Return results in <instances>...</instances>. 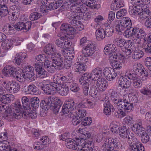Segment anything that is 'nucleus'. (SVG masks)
<instances>
[{"label": "nucleus", "instance_id": "55", "mask_svg": "<svg viewBox=\"0 0 151 151\" xmlns=\"http://www.w3.org/2000/svg\"><path fill=\"white\" fill-rule=\"evenodd\" d=\"M41 16V15L40 13L37 12H34L30 14L29 18L31 20L34 21L39 19Z\"/></svg>", "mask_w": 151, "mask_h": 151}, {"label": "nucleus", "instance_id": "16", "mask_svg": "<svg viewBox=\"0 0 151 151\" xmlns=\"http://www.w3.org/2000/svg\"><path fill=\"white\" fill-rule=\"evenodd\" d=\"M103 74L106 79L111 81L116 76L117 74L114 71V69L111 68H105L103 70Z\"/></svg>", "mask_w": 151, "mask_h": 151}, {"label": "nucleus", "instance_id": "26", "mask_svg": "<svg viewBox=\"0 0 151 151\" xmlns=\"http://www.w3.org/2000/svg\"><path fill=\"white\" fill-rule=\"evenodd\" d=\"M22 106H21L22 109L21 110L23 109L25 110L27 109H31L29 101V99L27 96H23L22 98Z\"/></svg>", "mask_w": 151, "mask_h": 151}, {"label": "nucleus", "instance_id": "13", "mask_svg": "<svg viewBox=\"0 0 151 151\" xmlns=\"http://www.w3.org/2000/svg\"><path fill=\"white\" fill-rule=\"evenodd\" d=\"M34 66L36 72V74L38 77L43 78L47 76V72L44 68H42L40 64L38 63H35Z\"/></svg>", "mask_w": 151, "mask_h": 151}, {"label": "nucleus", "instance_id": "39", "mask_svg": "<svg viewBox=\"0 0 151 151\" xmlns=\"http://www.w3.org/2000/svg\"><path fill=\"white\" fill-rule=\"evenodd\" d=\"M110 95V99L112 102L114 104H116L120 99L118 95L116 92L113 91H111Z\"/></svg>", "mask_w": 151, "mask_h": 151}, {"label": "nucleus", "instance_id": "3", "mask_svg": "<svg viewBox=\"0 0 151 151\" xmlns=\"http://www.w3.org/2000/svg\"><path fill=\"white\" fill-rule=\"evenodd\" d=\"M23 73L20 76L24 79L30 81L35 80V73L34 68L30 66H27L24 67Z\"/></svg>", "mask_w": 151, "mask_h": 151}, {"label": "nucleus", "instance_id": "41", "mask_svg": "<svg viewBox=\"0 0 151 151\" xmlns=\"http://www.w3.org/2000/svg\"><path fill=\"white\" fill-rule=\"evenodd\" d=\"M13 44V40L10 39L5 40L2 42V45H3V48L8 50L12 46Z\"/></svg>", "mask_w": 151, "mask_h": 151}, {"label": "nucleus", "instance_id": "36", "mask_svg": "<svg viewBox=\"0 0 151 151\" xmlns=\"http://www.w3.org/2000/svg\"><path fill=\"white\" fill-rule=\"evenodd\" d=\"M149 11L148 9H142V12H139L138 14L140 18L143 20L149 17Z\"/></svg>", "mask_w": 151, "mask_h": 151}, {"label": "nucleus", "instance_id": "61", "mask_svg": "<svg viewBox=\"0 0 151 151\" xmlns=\"http://www.w3.org/2000/svg\"><path fill=\"white\" fill-rule=\"evenodd\" d=\"M127 138L128 139L127 142L129 145L132 143L134 140H137V139L134 136V134L132 133H131L130 134L127 136Z\"/></svg>", "mask_w": 151, "mask_h": 151}, {"label": "nucleus", "instance_id": "28", "mask_svg": "<svg viewBox=\"0 0 151 151\" xmlns=\"http://www.w3.org/2000/svg\"><path fill=\"white\" fill-rule=\"evenodd\" d=\"M105 142L101 146V148L103 151H112L114 149L113 146L111 145L110 141L108 140V139H106L104 140Z\"/></svg>", "mask_w": 151, "mask_h": 151}, {"label": "nucleus", "instance_id": "52", "mask_svg": "<svg viewBox=\"0 0 151 151\" xmlns=\"http://www.w3.org/2000/svg\"><path fill=\"white\" fill-rule=\"evenodd\" d=\"M69 87L67 86H65L63 87H62L59 91V93L63 96L66 95L69 91Z\"/></svg>", "mask_w": 151, "mask_h": 151}, {"label": "nucleus", "instance_id": "51", "mask_svg": "<svg viewBox=\"0 0 151 151\" xmlns=\"http://www.w3.org/2000/svg\"><path fill=\"white\" fill-rule=\"evenodd\" d=\"M71 6L72 5L70 3L68 0H67V1H65L63 4V5L60 7L61 10L62 11H64L70 8L71 10Z\"/></svg>", "mask_w": 151, "mask_h": 151}, {"label": "nucleus", "instance_id": "8", "mask_svg": "<svg viewBox=\"0 0 151 151\" xmlns=\"http://www.w3.org/2000/svg\"><path fill=\"white\" fill-rule=\"evenodd\" d=\"M2 74L5 77L14 76L17 71L15 68L12 65H7L5 66L2 71Z\"/></svg>", "mask_w": 151, "mask_h": 151}, {"label": "nucleus", "instance_id": "59", "mask_svg": "<svg viewBox=\"0 0 151 151\" xmlns=\"http://www.w3.org/2000/svg\"><path fill=\"white\" fill-rule=\"evenodd\" d=\"M131 25H129L128 27L126 30L124 32V35L126 37H132V29H131Z\"/></svg>", "mask_w": 151, "mask_h": 151}, {"label": "nucleus", "instance_id": "25", "mask_svg": "<svg viewBox=\"0 0 151 151\" xmlns=\"http://www.w3.org/2000/svg\"><path fill=\"white\" fill-rule=\"evenodd\" d=\"M40 88L44 92V93L47 95H53L54 92L53 90L51 88V86L49 84H42L39 86Z\"/></svg>", "mask_w": 151, "mask_h": 151}, {"label": "nucleus", "instance_id": "50", "mask_svg": "<svg viewBox=\"0 0 151 151\" xmlns=\"http://www.w3.org/2000/svg\"><path fill=\"white\" fill-rule=\"evenodd\" d=\"M36 87L33 85H29L28 87L27 92L28 93L32 94H36L37 93Z\"/></svg>", "mask_w": 151, "mask_h": 151}, {"label": "nucleus", "instance_id": "64", "mask_svg": "<svg viewBox=\"0 0 151 151\" xmlns=\"http://www.w3.org/2000/svg\"><path fill=\"white\" fill-rule=\"evenodd\" d=\"M145 65L151 71V57L146 58L145 60Z\"/></svg>", "mask_w": 151, "mask_h": 151}, {"label": "nucleus", "instance_id": "7", "mask_svg": "<svg viewBox=\"0 0 151 151\" xmlns=\"http://www.w3.org/2000/svg\"><path fill=\"white\" fill-rule=\"evenodd\" d=\"M32 22L28 21L24 23L22 22H19L16 23L14 25L15 29L18 31L23 30L24 32H27L29 30L31 27Z\"/></svg>", "mask_w": 151, "mask_h": 151}, {"label": "nucleus", "instance_id": "6", "mask_svg": "<svg viewBox=\"0 0 151 151\" xmlns=\"http://www.w3.org/2000/svg\"><path fill=\"white\" fill-rule=\"evenodd\" d=\"M77 105V104L75 103L73 100H70L66 101L61 108V112L62 111L65 114H68L70 111V113H72L73 112H72V111H75L76 109Z\"/></svg>", "mask_w": 151, "mask_h": 151}, {"label": "nucleus", "instance_id": "46", "mask_svg": "<svg viewBox=\"0 0 151 151\" xmlns=\"http://www.w3.org/2000/svg\"><path fill=\"white\" fill-rule=\"evenodd\" d=\"M0 101L4 104H6L9 103L10 101L9 95L7 94L0 95Z\"/></svg>", "mask_w": 151, "mask_h": 151}, {"label": "nucleus", "instance_id": "10", "mask_svg": "<svg viewBox=\"0 0 151 151\" xmlns=\"http://www.w3.org/2000/svg\"><path fill=\"white\" fill-rule=\"evenodd\" d=\"M70 24L65 23L63 24L60 27V30L67 35H74L76 34V30L72 27L74 26Z\"/></svg>", "mask_w": 151, "mask_h": 151}, {"label": "nucleus", "instance_id": "31", "mask_svg": "<svg viewBox=\"0 0 151 151\" xmlns=\"http://www.w3.org/2000/svg\"><path fill=\"white\" fill-rule=\"evenodd\" d=\"M78 136L80 137V141H78V142H82L81 141L82 140H84L90 138L91 136V134L87 132L85 130L84 131H80L79 134H78Z\"/></svg>", "mask_w": 151, "mask_h": 151}, {"label": "nucleus", "instance_id": "35", "mask_svg": "<svg viewBox=\"0 0 151 151\" xmlns=\"http://www.w3.org/2000/svg\"><path fill=\"white\" fill-rule=\"evenodd\" d=\"M87 10H85L84 13H81L80 14V17L77 19V22H76L77 24L79 23L78 21V20H80L82 19L84 20L87 21L91 19V15L88 12H87Z\"/></svg>", "mask_w": 151, "mask_h": 151}, {"label": "nucleus", "instance_id": "57", "mask_svg": "<svg viewBox=\"0 0 151 151\" xmlns=\"http://www.w3.org/2000/svg\"><path fill=\"white\" fill-rule=\"evenodd\" d=\"M126 41L123 39L117 40L116 41L117 46L124 50V46L126 44Z\"/></svg>", "mask_w": 151, "mask_h": 151}, {"label": "nucleus", "instance_id": "33", "mask_svg": "<svg viewBox=\"0 0 151 151\" xmlns=\"http://www.w3.org/2000/svg\"><path fill=\"white\" fill-rule=\"evenodd\" d=\"M96 37L97 40L101 41L105 37L104 29L103 28L98 29L96 32Z\"/></svg>", "mask_w": 151, "mask_h": 151}, {"label": "nucleus", "instance_id": "2", "mask_svg": "<svg viewBox=\"0 0 151 151\" xmlns=\"http://www.w3.org/2000/svg\"><path fill=\"white\" fill-rule=\"evenodd\" d=\"M70 11L66 14V16L69 19L70 23L73 26L77 25V19L80 17V14L83 13L87 10L86 7L80 4L79 5H72Z\"/></svg>", "mask_w": 151, "mask_h": 151}, {"label": "nucleus", "instance_id": "42", "mask_svg": "<svg viewBox=\"0 0 151 151\" xmlns=\"http://www.w3.org/2000/svg\"><path fill=\"white\" fill-rule=\"evenodd\" d=\"M9 13L7 7L5 5H0V16L4 17Z\"/></svg>", "mask_w": 151, "mask_h": 151}, {"label": "nucleus", "instance_id": "20", "mask_svg": "<svg viewBox=\"0 0 151 151\" xmlns=\"http://www.w3.org/2000/svg\"><path fill=\"white\" fill-rule=\"evenodd\" d=\"M138 35L134 39H133L134 42L136 44H140L141 42V40L143 39L144 41H146L147 40L146 38V33L143 30L140 29Z\"/></svg>", "mask_w": 151, "mask_h": 151}, {"label": "nucleus", "instance_id": "30", "mask_svg": "<svg viewBox=\"0 0 151 151\" xmlns=\"http://www.w3.org/2000/svg\"><path fill=\"white\" fill-rule=\"evenodd\" d=\"M56 50V48L52 44H49L46 45L44 48V51L47 55H50Z\"/></svg>", "mask_w": 151, "mask_h": 151}, {"label": "nucleus", "instance_id": "19", "mask_svg": "<svg viewBox=\"0 0 151 151\" xmlns=\"http://www.w3.org/2000/svg\"><path fill=\"white\" fill-rule=\"evenodd\" d=\"M56 101H54L53 98L52 102L51 103V109L56 114L58 113L60 109H61L62 102L60 99H56Z\"/></svg>", "mask_w": 151, "mask_h": 151}, {"label": "nucleus", "instance_id": "54", "mask_svg": "<svg viewBox=\"0 0 151 151\" xmlns=\"http://www.w3.org/2000/svg\"><path fill=\"white\" fill-rule=\"evenodd\" d=\"M48 57L49 59L52 60V62L56 60H57L58 59L62 58L60 55L59 53L55 52H54L50 55Z\"/></svg>", "mask_w": 151, "mask_h": 151}, {"label": "nucleus", "instance_id": "58", "mask_svg": "<svg viewBox=\"0 0 151 151\" xmlns=\"http://www.w3.org/2000/svg\"><path fill=\"white\" fill-rule=\"evenodd\" d=\"M7 141H4L0 144V151H7L9 149L8 143L6 144Z\"/></svg>", "mask_w": 151, "mask_h": 151}, {"label": "nucleus", "instance_id": "14", "mask_svg": "<svg viewBox=\"0 0 151 151\" xmlns=\"http://www.w3.org/2000/svg\"><path fill=\"white\" fill-rule=\"evenodd\" d=\"M118 85L123 88H128L130 86L131 81L123 76H120L118 78Z\"/></svg>", "mask_w": 151, "mask_h": 151}, {"label": "nucleus", "instance_id": "45", "mask_svg": "<svg viewBox=\"0 0 151 151\" xmlns=\"http://www.w3.org/2000/svg\"><path fill=\"white\" fill-rule=\"evenodd\" d=\"M109 141H110V143L111 145L113 146L114 148H119V141L116 138L112 139L111 138L108 139Z\"/></svg>", "mask_w": 151, "mask_h": 151}, {"label": "nucleus", "instance_id": "37", "mask_svg": "<svg viewBox=\"0 0 151 151\" xmlns=\"http://www.w3.org/2000/svg\"><path fill=\"white\" fill-rule=\"evenodd\" d=\"M74 70L75 72H79V73H83L85 71L86 69L85 66L83 64L77 62L74 65Z\"/></svg>", "mask_w": 151, "mask_h": 151}, {"label": "nucleus", "instance_id": "17", "mask_svg": "<svg viewBox=\"0 0 151 151\" xmlns=\"http://www.w3.org/2000/svg\"><path fill=\"white\" fill-rule=\"evenodd\" d=\"M55 44L58 47L63 49L68 48L72 45V43L70 40L61 38L57 39L56 40Z\"/></svg>", "mask_w": 151, "mask_h": 151}, {"label": "nucleus", "instance_id": "9", "mask_svg": "<svg viewBox=\"0 0 151 151\" xmlns=\"http://www.w3.org/2000/svg\"><path fill=\"white\" fill-rule=\"evenodd\" d=\"M96 48L95 44L93 43H89L83 48L82 51L85 56H92L94 53V50Z\"/></svg>", "mask_w": 151, "mask_h": 151}, {"label": "nucleus", "instance_id": "11", "mask_svg": "<svg viewBox=\"0 0 151 151\" xmlns=\"http://www.w3.org/2000/svg\"><path fill=\"white\" fill-rule=\"evenodd\" d=\"M36 109H34L33 108L31 109L26 110L22 112H21L20 113L22 114L21 116V118L23 117L24 119H28L30 117L32 119H35L37 116V114L35 111Z\"/></svg>", "mask_w": 151, "mask_h": 151}, {"label": "nucleus", "instance_id": "23", "mask_svg": "<svg viewBox=\"0 0 151 151\" xmlns=\"http://www.w3.org/2000/svg\"><path fill=\"white\" fill-rule=\"evenodd\" d=\"M53 98H51V96L49 97L48 98H46L45 100L41 101L40 104V106L42 108H44L47 107V109H48L50 108L51 109V103L52 102Z\"/></svg>", "mask_w": 151, "mask_h": 151}, {"label": "nucleus", "instance_id": "27", "mask_svg": "<svg viewBox=\"0 0 151 151\" xmlns=\"http://www.w3.org/2000/svg\"><path fill=\"white\" fill-rule=\"evenodd\" d=\"M115 50H116L115 45L112 44H110L106 46L104 49V52L106 55L112 54L115 52Z\"/></svg>", "mask_w": 151, "mask_h": 151}, {"label": "nucleus", "instance_id": "40", "mask_svg": "<svg viewBox=\"0 0 151 151\" xmlns=\"http://www.w3.org/2000/svg\"><path fill=\"white\" fill-rule=\"evenodd\" d=\"M31 105L32 108L35 109L38 107L40 101L39 99L37 97H34L30 99Z\"/></svg>", "mask_w": 151, "mask_h": 151}, {"label": "nucleus", "instance_id": "62", "mask_svg": "<svg viewBox=\"0 0 151 151\" xmlns=\"http://www.w3.org/2000/svg\"><path fill=\"white\" fill-rule=\"evenodd\" d=\"M52 64H54L56 66L58 67H63V59L62 58L59 59H58L57 60H56L52 62Z\"/></svg>", "mask_w": 151, "mask_h": 151}, {"label": "nucleus", "instance_id": "18", "mask_svg": "<svg viewBox=\"0 0 151 151\" xmlns=\"http://www.w3.org/2000/svg\"><path fill=\"white\" fill-rule=\"evenodd\" d=\"M115 52L111 55V57L113 59L123 60L125 58L124 55V51L122 48H118L117 49L116 48Z\"/></svg>", "mask_w": 151, "mask_h": 151}, {"label": "nucleus", "instance_id": "22", "mask_svg": "<svg viewBox=\"0 0 151 151\" xmlns=\"http://www.w3.org/2000/svg\"><path fill=\"white\" fill-rule=\"evenodd\" d=\"M67 143L66 144V146L67 148L73 149L77 150L79 147H81V146L76 143V141L75 140L72 139H68L67 140Z\"/></svg>", "mask_w": 151, "mask_h": 151}, {"label": "nucleus", "instance_id": "34", "mask_svg": "<svg viewBox=\"0 0 151 151\" xmlns=\"http://www.w3.org/2000/svg\"><path fill=\"white\" fill-rule=\"evenodd\" d=\"M141 7L139 6H135L131 5L129 8V14L132 15H135L137 14L140 11Z\"/></svg>", "mask_w": 151, "mask_h": 151}, {"label": "nucleus", "instance_id": "32", "mask_svg": "<svg viewBox=\"0 0 151 151\" xmlns=\"http://www.w3.org/2000/svg\"><path fill=\"white\" fill-rule=\"evenodd\" d=\"M90 74L88 73H84L79 80L80 84L84 85L86 84H88V82L90 80Z\"/></svg>", "mask_w": 151, "mask_h": 151}, {"label": "nucleus", "instance_id": "15", "mask_svg": "<svg viewBox=\"0 0 151 151\" xmlns=\"http://www.w3.org/2000/svg\"><path fill=\"white\" fill-rule=\"evenodd\" d=\"M129 145V149L131 151H144V148L138 140H135Z\"/></svg>", "mask_w": 151, "mask_h": 151}, {"label": "nucleus", "instance_id": "12", "mask_svg": "<svg viewBox=\"0 0 151 151\" xmlns=\"http://www.w3.org/2000/svg\"><path fill=\"white\" fill-rule=\"evenodd\" d=\"M5 87L7 90L9 91L11 93H17L20 88L19 84L15 81L7 83Z\"/></svg>", "mask_w": 151, "mask_h": 151}, {"label": "nucleus", "instance_id": "4", "mask_svg": "<svg viewBox=\"0 0 151 151\" xmlns=\"http://www.w3.org/2000/svg\"><path fill=\"white\" fill-rule=\"evenodd\" d=\"M129 98H123V99H119V101L115 105L119 109L131 111L133 109L132 103H131Z\"/></svg>", "mask_w": 151, "mask_h": 151}, {"label": "nucleus", "instance_id": "63", "mask_svg": "<svg viewBox=\"0 0 151 151\" xmlns=\"http://www.w3.org/2000/svg\"><path fill=\"white\" fill-rule=\"evenodd\" d=\"M138 77L137 74L134 73H128L127 77L128 80H132L134 81L139 78Z\"/></svg>", "mask_w": 151, "mask_h": 151}, {"label": "nucleus", "instance_id": "1", "mask_svg": "<svg viewBox=\"0 0 151 151\" xmlns=\"http://www.w3.org/2000/svg\"><path fill=\"white\" fill-rule=\"evenodd\" d=\"M3 111L4 110L7 113L3 116L4 118L9 121H12L13 118L19 119L21 118L22 114L20 113L21 109H22L19 101H17L12 105V108L6 105H3Z\"/></svg>", "mask_w": 151, "mask_h": 151}, {"label": "nucleus", "instance_id": "44", "mask_svg": "<svg viewBox=\"0 0 151 151\" xmlns=\"http://www.w3.org/2000/svg\"><path fill=\"white\" fill-rule=\"evenodd\" d=\"M97 88L95 86H91L90 88L89 91V94L92 97L94 98H97L98 97L97 94L98 91L96 90Z\"/></svg>", "mask_w": 151, "mask_h": 151}, {"label": "nucleus", "instance_id": "5", "mask_svg": "<svg viewBox=\"0 0 151 151\" xmlns=\"http://www.w3.org/2000/svg\"><path fill=\"white\" fill-rule=\"evenodd\" d=\"M129 25H132L131 19L128 17L124 18L120 20L119 22H118L115 28L116 31L121 34Z\"/></svg>", "mask_w": 151, "mask_h": 151}, {"label": "nucleus", "instance_id": "49", "mask_svg": "<svg viewBox=\"0 0 151 151\" xmlns=\"http://www.w3.org/2000/svg\"><path fill=\"white\" fill-rule=\"evenodd\" d=\"M75 112H77L78 111V114L76 113L78 117L79 118H82L85 116L86 115V111L85 109H77L75 110Z\"/></svg>", "mask_w": 151, "mask_h": 151}, {"label": "nucleus", "instance_id": "21", "mask_svg": "<svg viewBox=\"0 0 151 151\" xmlns=\"http://www.w3.org/2000/svg\"><path fill=\"white\" fill-rule=\"evenodd\" d=\"M107 81L105 79L99 78L97 79L96 86L101 91H104L107 88Z\"/></svg>", "mask_w": 151, "mask_h": 151}, {"label": "nucleus", "instance_id": "43", "mask_svg": "<svg viewBox=\"0 0 151 151\" xmlns=\"http://www.w3.org/2000/svg\"><path fill=\"white\" fill-rule=\"evenodd\" d=\"M111 23V22L108 21L107 27L105 28V36L109 37L112 36L113 33L114 32V30L111 27L109 26L108 27V25H110Z\"/></svg>", "mask_w": 151, "mask_h": 151}, {"label": "nucleus", "instance_id": "53", "mask_svg": "<svg viewBox=\"0 0 151 151\" xmlns=\"http://www.w3.org/2000/svg\"><path fill=\"white\" fill-rule=\"evenodd\" d=\"M111 66L114 69H119L122 67V65L119 61L113 60L111 63Z\"/></svg>", "mask_w": 151, "mask_h": 151}, {"label": "nucleus", "instance_id": "47", "mask_svg": "<svg viewBox=\"0 0 151 151\" xmlns=\"http://www.w3.org/2000/svg\"><path fill=\"white\" fill-rule=\"evenodd\" d=\"M143 52L140 50L134 51L132 55V58L134 59H139L143 56Z\"/></svg>", "mask_w": 151, "mask_h": 151}, {"label": "nucleus", "instance_id": "48", "mask_svg": "<svg viewBox=\"0 0 151 151\" xmlns=\"http://www.w3.org/2000/svg\"><path fill=\"white\" fill-rule=\"evenodd\" d=\"M113 126L111 127V131L113 133H118L120 129V124L116 122H113Z\"/></svg>", "mask_w": 151, "mask_h": 151}, {"label": "nucleus", "instance_id": "29", "mask_svg": "<svg viewBox=\"0 0 151 151\" xmlns=\"http://www.w3.org/2000/svg\"><path fill=\"white\" fill-rule=\"evenodd\" d=\"M129 129L126 126H123L119 131V134L120 136L123 138H127V136L130 134Z\"/></svg>", "mask_w": 151, "mask_h": 151}, {"label": "nucleus", "instance_id": "60", "mask_svg": "<svg viewBox=\"0 0 151 151\" xmlns=\"http://www.w3.org/2000/svg\"><path fill=\"white\" fill-rule=\"evenodd\" d=\"M141 138L142 142L143 143H146L149 142L150 140V137L146 133H144V134L141 136Z\"/></svg>", "mask_w": 151, "mask_h": 151}, {"label": "nucleus", "instance_id": "56", "mask_svg": "<svg viewBox=\"0 0 151 151\" xmlns=\"http://www.w3.org/2000/svg\"><path fill=\"white\" fill-rule=\"evenodd\" d=\"M92 71L96 75V77H98V79L101 78L102 75V71L101 68H96L93 69Z\"/></svg>", "mask_w": 151, "mask_h": 151}, {"label": "nucleus", "instance_id": "24", "mask_svg": "<svg viewBox=\"0 0 151 151\" xmlns=\"http://www.w3.org/2000/svg\"><path fill=\"white\" fill-rule=\"evenodd\" d=\"M103 105L104 107V112L106 115H111V109L112 111L114 110L113 106L111 104H110L109 101H105V102L104 104Z\"/></svg>", "mask_w": 151, "mask_h": 151}, {"label": "nucleus", "instance_id": "38", "mask_svg": "<svg viewBox=\"0 0 151 151\" xmlns=\"http://www.w3.org/2000/svg\"><path fill=\"white\" fill-rule=\"evenodd\" d=\"M46 9H42L41 11L42 12H47V10H54L57 9L58 8V6L57 5V3L55 2H53L50 3L48 6H45Z\"/></svg>", "mask_w": 151, "mask_h": 151}]
</instances>
